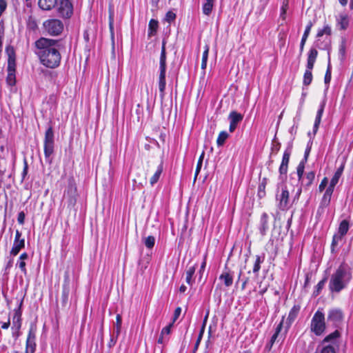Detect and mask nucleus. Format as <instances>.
Listing matches in <instances>:
<instances>
[{
	"mask_svg": "<svg viewBox=\"0 0 353 353\" xmlns=\"http://www.w3.org/2000/svg\"><path fill=\"white\" fill-rule=\"evenodd\" d=\"M35 53L40 62L46 67L54 69L61 63L60 50L63 48L59 40L41 37L34 43Z\"/></svg>",
	"mask_w": 353,
	"mask_h": 353,
	"instance_id": "obj_1",
	"label": "nucleus"
},
{
	"mask_svg": "<svg viewBox=\"0 0 353 353\" xmlns=\"http://www.w3.org/2000/svg\"><path fill=\"white\" fill-rule=\"evenodd\" d=\"M352 279V269L343 262L333 272L329 281V290L332 293H339L345 289Z\"/></svg>",
	"mask_w": 353,
	"mask_h": 353,
	"instance_id": "obj_2",
	"label": "nucleus"
},
{
	"mask_svg": "<svg viewBox=\"0 0 353 353\" xmlns=\"http://www.w3.org/2000/svg\"><path fill=\"white\" fill-rule=\"evenodd\" d=\"M54 130L51 125L47 128L45 132L43 141L44 155L46 162L51 164L52 162L51 155L54 153Z\"/></svg>",
	"mask_w": 353,
	"mask_h": 353,
	"instance_id": "obj_3",
	"label": "nucleus"
},
{
	"mask_svg": "<svg viewBox=\"0 0 353 353\" xmlns=\"http://www.w3.org/2000/svg\"><path fill=\"white\" fill-rule=\"evenodd\" d=\"M276 200L278 203L277 207L280 210L285 211L290 208V194L285 185H277Z\"/></svg>",
	"mask_w": 353,
	"mask_h": 353,
	"instance_id": "obj_4",
	"label": "nucleus"
},
{
	"mask_svg": "<svg viewBox=\"0 0 353 353\" xmlns=\"http://www.w3.org/2000/svg\"><path fill=\"white\" fill-rule=\"evenodd\" d=\"M159 89L161 94H164L165 89V72H166V52H165V43L163 41L161 47L160 61H159Z\"/></svg>",
	"mask_w": 353,
	"mask_h": 353,
	"instance_id": "obj_5",
	"label": "nucleus"
},
{
	"mask_svg": "<svg viewBox=\"0 0 353 353\" xmlns=\"http://www.w3.org/2000/svg\"><path fill=\"white\" fill-rule=\"evenodd\" d=\"M325 315L320 310H317L311 320V331L316 336H320L325 332Z\"/></svg>",
	"mask_w": 353,
	"mask_h": 353,
	"instance_id": "obj_6",
	"label": "nucleus"
},
{
	"mask_svg": "<svg viewBox=\"0 0 353 353\" xmlns=\"http://www.w3.org/2000/svg\"><path fill=\"white\" fill-rule=\"evenodd\" d=\"M7 52L8 54V75L6 77V82L8 85L13 86L16 84V60L14 56V50L7 48Z\"/></svg>",
	"mask_w": 353,
	"mask_h": 353,
	"instance_id": "obj_7",
	"label": "nucleus"
},
{
	"mask_svg": "<svg viewBox=\"0 0 353 353\" xmlns=\"http://www.w3.org/2000/svg\"><path fill=\"white\" fill-rule=\"evenodd\" d=\"M43 27L48 34L52 36L59 35L63 30L62 21L56 19L46 21Z\"/></svg>",
	"mask_w": 353,
	"mask_h": 353,
	"instance_id": "obj_8",
	"label": "nucleus"
},
{
	"mask_svg": "<svg viewBox=\"0 0 353 353\" xmlns=\"http://www.w3.org/2000/svg\"><path fill=\"white\" fill-rule=\"evenodd\" d=\"M330 39L329 37L325 38V43H319V41H316V46L323 50L327 49L328 50V64L327 70L325 74L324 82L326 85H329L332 78V68L330 64Z\"/></svg>",
	"mask_w": 353,
	"mask_h": 353,
	"instance_id": "obj_9",
	"label": "nucleus"
},
{
	"mask_svg": "<svg viewBox=\"0 0 353 353\" xmlns=\"http://www.w3.org/2000/svg\"><path fill=\"white\" fill-rule=\"evenodd\" d=\"M344 319L343 311L339 308H333L327 314V322H330L334 327H339Z\"/></svg>",
	"mask_w": 353,
	"mask_h": 353,
	"instance_id": "obj_10",
	"label": "nucleus"
},
{
	"mask_svg": "<svg viewBox=\"0 0 353 353\" xmlns=\"http://www.w3.org/2000/svg\"><path fill=\"white\" fill-rule=\"evenodd\" d=\"M65 195L68 197V202L74 205L76 203L77 196V190L75 180L73 176H70L68 179V185L65 190Z\"/></svg>",
	"mask_w": 353,
	"mask_h": 353,
	"instance_id": "obj_11",
	"label": "nucleus"
},
{
	"mask_svg": "<svg viewBox=\"0 0 353 353\" xmlns=\"http://www.w3.org/2000/svg\"><path fill=\"white\" fill-rule=\"evenodd\" d=\"M292 143H290L286 150L284 151L281 163L279 167L280 178L283 180V176H286L290 161V157L292 153Z\"/></svg>",
	"mask_w": 353,
	"mask_h": 353,
	"instance_id": "obj_12",
	"label": "nucleus"
},
{
	"mask_svg": "<svg viewBox=\"0 0 353 353\" xmlns=\"http://www.w3.org/2000/svg\"><path fill=\"white\" fill-rule=\"evenodd\" d=\"M59 14L65 19H69L73 14V6L69 0H60L58 8Z\"/></svg>",
	"mask_w": 353,
	"mask_h": 353,
	"instance_id": "obj_13",
	"label": "nucleus"
},
{
	"mask_svg": "<svg viewBox=\"0 0 353 353\" xmlns=\"http://www.w3.org/2000/svg\"><path fill=\"white\" fill-rule=\"evenodd\" d=\"M243 115L236 111H232L229 116L228 119L230 121L229 131L233 132L239 123L243 121Z\"/></svg>",
	"mask_w": 353,
	"mask_h": 353,
	"instance_id": "obj_14",
	"label": "nucleus"
},
{
	"mask_svg": "<svg viewBox=\"0 0 353 353\" xmlns=\"http://www.w3.org/2000/svg\"><path fill=\"white\" fill-rule=\"evenodd\" d=\"M299 310H300L299 305H294V307L290 311L288 316L286 319V321L285 323L283 322V325L285 326V333H286L288 332V330L290 327L292 323L294 322V321L297 317Z\"/></svg>",
	"mask_w": 353,
	"mask_h": 353,
	"instance_id": "obj_15",
	"label": "nucleus"
},
{
	"mask_svg": "<svg viewBox=\"0 0 353 353\" xmlns=\"http://www.w3.org/2000/svg\"><path fill=\"white\" fill-rule=\"evenodd\" d=\"M70 293V279L68 272L65 273L64 281L63 284V291L61 294V303L63 306L67 305L68 296Z\"/></svg>",
	"mask_w": 353,
	"mask_h": 353,
	"instance_id": "obj_16",
	"label": "nucleus"
},
{
	"mask_svg": "<svg viewBox=\"0 0 353 353\" xmlns=\"http://www.w3.org/2000/svg\"><path fill=\"white\" fill-rule=\"evenodd\" d=\"M336 26L341 30H345L349 26V17L345 12L340 13L336 17Z\"/></svg>",
	"mask_w": 353,
	"mask_h": 353,
	"instance_id": "obj_17",
	"label": "nucleus"
},
{
	"mask_svg": "<svg viewBox=\"0 0 353 353\" xmlns=\"http://www.w3.org/2000/svg\"><path fill=\"white\" fill-rule=\"evenodd\" d=\"M219 279L223 281L225 287H230L233 283V274L229 270L227 266L225 268V270L219 276Z\"/></svg>",
	"mask_w": 353,
	"mask_h": 353,
	"instance_id": "obj_18",
	"label": "nucleus"
},
{
	"mask_svg": "<svg viewBox=\"0 0 353 353\" xmlns=\"http://www.w3.org/2000/svg\"><path fill=\"white\" fill-rule=\"evenodd\" d=\"M23 304V299L19 301V306L17 309L14 310V314L13 316V324L17 327V330H19L21 326V306Z\"/></svg>",
	"mask_w": 353,
	"mask_h": 353,
	"instance_id": "obj_19",
	"label": "nucleus"
},
{
	"mask_svg": "<svg viewBox=\"0 0 353 353\" xmlns=\"http://www.w3.org/2000/svg\"><path fill=\"white\" fill-rule=\"evenodd\" d=\"M268 215L265 212L261 216L259 230L262 236H265L268 230Z\"/></svg>",
	"mask_w": 353,
	"mask_h": 353,
	"instance_id": "obj_20",
	"label": "nucleus"
},
{
	"mask_svg": "<svg viewBox=\"0 0 353 353\" xmlns=\"http://www.w3.org/2000/svg\"><path fill=\"white\" fill-rule=\"evenodd\" d=\"M324 107H325V103H322L320 105V107L317 111L314 123V126H313V132H312L313 137L315 136V134H316V132L318 131L319 125L321 123V117H322V115H323V113L324 111Z\"/></svg>",
	"mask_w": 353,
	"mask_h": 353,
	"instance_id": "obj_21",
	"label": "nucleus"
},
{
	"mask_svg": "<svg viewBox=\"0 0 353 353\" xmlns=\"http://www.w3.org/2000/svg\"><path fill=\"white\" fill-rule=\"evenodd\" d=\"M314 177L315 172L314 171L308 172L301 180V186L307 189L312 184Z\"/></svg>",
	"mask_w": 353,
	"mask_h": 353,
	"instance_id": "obj_22",
	"label": "nucleus"
},
{
	"mask_svg": "<svg viewBox=\"0 0 353 353\" xmlns=\"http://www.w3.org/2000/svg\"><path fill=\"white\" fill-rule=\"evenodd\" d=\"M332 196L323 194L319 206L317 210V214L321 215L324 213L325 209L329 206L331 201Z\"/></svg>",
	"mask_w": 353,
	"mask_h": 353,
	"instance_id": "obj_23",
	"label": "nucleus"
},
{
	"mask_svg": "<svg viewBox=\"0 0 353 353\" xmlns=\"http://www.w3.org/2000/svg\"><path fill=\"white\" fill-rule=\"evenodd\" d=\"M283 326V318L282 319V320L279 323V324L276 326L274 334L271 337V339H270V342L265 346V348L268 350L270 351L272 349V345L274 343V342L276 340V339L278 338L279 334L281 332Z\"/></svg>",
	"mask_w": 353,
	"mask_h": 353,
	"instance_id": "obj_24",
	"label": "nucleus"
},
{
	"mask_svg": "<svg viewBox=\"0 0 353 353\" xmlns=\"http://www.w3.org/2000/svg\"><path fill=\"white\" fill-rule=\"evenodd\" d=\"M38 4L43 10H51L57 5V0H39Z\"/></svg>",
	"mask_w": 353,
	"mask_h": 353,
	"instance_id": "obj_25",
	"label": "nucleus"
},
{
	"mask_svg": "<svg viewBox=\"0 0 353 353\" xmlns=\"http://www.w3.org/2000/svg\"><path fill=\"white\" fill-rule=\"evenodd\" d=\"M318 55V52L315 48H311L308 52L307 60V68L313 69L314 63Z\"/></svg>",
	"mask_w": 353,
	"mask_h": 353,
	"instance_id": "obj_26",
	"label": "nucleus"
},
{
	"mask_svg": "<svg viewBox=\"0 0 353 353\" xmlns=\"http://www.w3.org/2000/svg\"><path fill=\"white\" fill-rule=\"evenodd\" d=\"M208 314H207L206 316H205L204 319H203V322L202 326H201V327L200 329V332H199V336H198L196 341V343L194 344V349H193V351H192L193 353H196V352L198 350V347L199 346V344L201 343V341L202 339L203 335L204 332H205V325H206V322H207V320H208Z\"/></svg>",
	"mask_w": 353,
	"mask_h": 353,
	"instance_id": "obj_27",
	"label": "nucleus"
},
{
	"mask_svg": "<svg viewBox=\"0 0 353 353\" xmlns=\"http://www.w3.org/2000/svg\"><path fill=\"white\" fill-rule=\"evenodd\" d=\"M25 247V240L22 241H14L13 246L10 250V254L17 256L20 250Z\"/></svg>",
	"mask_w": 353,
	"mask_h": 353,
	"instance_id": "obj_28",
	"label": "nucleus"
},
{
	"mask_svg": "<svg viewBox=\"0 0 353 353\" xmlns=\"http://www.w3.org/2000/svg\"><path fill=\"white\" fill-rule=\"evenodd\" d=\"M214 0H204L202 11L205 15L209 16L213 9Z\"/></svg>",
	"mask_w": 353,
	"mask_h": 353,
	"instance_id": "obj_29",
	"label": "nucleus"
},
{
	"mask_svg": "<svg viewBox=\"0 0 353 353\" xmlns=\"http://www.w3.org/2000/svg\"><path fill=\"white\" fill-rule=\"evenodd\" d=\"M159 27V22L158 21L152 19L149 21L148 24V37H151L156 34L157 29Z\"/></svg>",
	"mask_w": 353,
	"mask_h": 353,
	"instance_id": "obj_30",
	"label": "nucleus"
},
{
	"mask_svg": "<svg viewBox=\"0 0 353 353\" xmlns=\"http://www.w3.org/2000/svg\"><path fill=\"white\" fill-rule=\"evenodd\" d=\"M349 228H350L349 221L347 220H343L339 224V227L338 229V232H339L338 234L339 236H341V237H343V236H345L347 234V232L349 230Z\"/></svg>",
	"mask_w": 353,
	"mask_h": 353,
	"instance_id": "obj_31",
	"label": "nucleus"
},
{
	"mask_svg": "<svg viewBox=\"0 0 353 353\" xmlns=\"http://www.w3.org/2000/svg\"><path fill=\"white\" fill-rule=\"evenodd\" d=\"M346 54V39L342 38L339 49V57L341 62H343L345 59Z\"/></svg>",
	"mask_w": 353,
	"mask_h": 353,
	"instance_id": "obj_32",
	"label": "nucleus"
},
{
	"mask_svg": "<svg viewBox=\"0 0 353 353\" xmlns=\"http://www.w3.org/2000/svg\"><path fill=\"white\" fill-rule=\"evenodd\" d=\"M196 268V265H194L193 266L188 268V269L186 271L185 281L190 285H192L194 283V279H192V277L193 275L194 274Z\"/></svg>",
	"mask_w": 353,
	"mask_h": 353,
	"instance_id": "obj_33",
	"label": "nucleus"
},
{
	"mask_svg": "<svg viewBox=\"0 0 353 353\" xmlns=\"http://www.w3.org/2000/svg\"><path fill=\"white\" fill-rule=\"evenodd\" d=\"M162 172H163V163L161 162L160 163V165L158 166L155 173L150 179V183L152 186H153L156 183H157Z\"/></svg>",
	"mask_w": 353,
	"mask_h": 353,
	"instance_id": "obj_34",
	"label": "nucleus"
},
{
	"mask_svg": "<svg viewBox=\"0 0 353 353\" xmlns=\"http://www.w3.org/2000/svg\"><path fill=\"white\" fill-rule=\"evenodd\" d=\"M267 185V179L263 178L258 187V196L261 199L265 196V187Z\"/></svg>",
	"mask_w": 353,
	"mask_h": 353,
	"instance_id": "obj_35",
	"label": "nucleus"
},
{
	"mask_svg": "<svg viewBox=\"0 0 353 353\" xmlns=\"http://www.w3.org/2000/svg\"><path fill=\"white\" fill-rule=\"evenodd\" d=\"M263 261H264V256H261L259 255L256 256V260H255V263L254 264L252 272L256 276L258 275L259 272L260 270L261 264L263 262Z\"/></svg>",
	"mask_w": 353,
	"mask_h": 353,
	"instance_id": "obj_36",
	"label": "nucleus"
},
{
	"mask_svg": "<svg viewBox=\"0 0 353 353\" xmlns=\"http://www.w3.org/2000/svg\"><path fill=\"white\" fill-rule=\"evenodd\" d=\"M341 334L339 330H335L332 333L328 334L322 341V344H325L328 342H333L336 339L339 338Z\"/></svg>",
	"mask_w": 353,
	"mask_h": 353,
	"instance_id": "obj_37",
	"label": "nucleus"
},
{
	"mask_svg": "<svg viewBox=\"0 0 353 353\" xmlns=\"http://www.w3.org/2000/svg\"><path fill=\"white\" fill-rule=\"evenodd\" d=\"M327 278L325 276L321 281H320L318 284L316 285L315 289L313 292V296H317L321 292L322 289L324 288Z\"/></svg>",
	"mask_w": 353,
	"mask_h": 353,
	"instance_id": "obj_38",
	"label": "nucleus"
},
{
	"mask_svg": "<svg viewBox=\"0 0 353 353\" xmlns=\"http://www.w3.org/2000/svg\"><path fill=\"white\" fill-rule=\"evenodd\" d=\"M204 48H205V50L203 53L202 62H201V69L202 70H205V68L207 67V61H208V58L210 47L208 45H205Z\"/></svg>",
	"mask_w": 353,
	"mask_h": 353,
	"instance_id": "obj_39",
	"label": "nucleus"
},
{
	"mask_svg": "<svg viewBox=\"0 0 353 353\" xmlns=\"http://www.w3.org/2000/svg\"><path fill=\"white\" fill-rule=\"evenodd\" d=\"M312 69L307 68L303 75V84L305 85H309L312 81Z\"/></svg>",
	"mask_w": 353,
	"mask_h": 353,
	"instance_id": "obj_40",
	"label": "nucleus"
},
{
	"mask_svg": "<svg viewBox=\"0 0 353 353\" xmlns=\"http://www.w3.org/2000/svg\"><path fill=\"white\" fill-rule=\"evenodd\" d=\"M121 323H122V318L120 314H117L116 317V325L114 330V334H115L116 337H118L121 332Z\"/></svg>",
	"mask_w": 353,
	"mask_h": 353,
	"instance_id": "obj_41",
	"label": "nucleus"
},
{
	"mask_svg": "<svg viewBox=\"0 0 353 353\" xmlns=\"http://www.w3.org/2000/svg\"><path fill=\"white\" fill-rule=\"evenodd\" d=\"M304 169H305V162H304V161H301L297 166L296 173L298 176L299 181H301V180L303 179V177H304V176H303Z\"/></svg>",
	"mask_w": 353,
	"mask_h": 353,
	"instance_id": "obj_42",
	"label": "nucleus"
},
{
	"mask_svg": "<svg viewBox=\"0 0 353 353\" xmlns=\"http://www.w3.org/2000/svg\"><path fill=\"white\" fill-rule=\"evenodd\" d=\"M332 34V29L329 25L324 26L323 28L319 30L317 32L316 37L318 38L323 37L324 34L330 36Z\"/></svg>",
	"mask_w": 353,
	"mask_h": 353,
	"instance_id": "obj_43",
	"label": "nucleus"
},
{
	"mask_svg": "<svg viewBox=\"0 0 353 353\" xmlns=\"http://www.w3.org/2000/svg\"><path fill=\"white\" fill-rule=\"evenodd\" d=\"M228 138V134L225 131H222L219 133L216 139V143L219 146H221L224 144L225 140Z\"/></svg>",
	"mask_w": 353,
	"mask_h": 353,
	"instance_id": "obj_44",
	"label": "nucleus"
},
{
	"mask_svg": "<svg viewBox=\"0 0 353 353\" xmlns=\"http://www.w3.org/2000/svg\"><path fill=\"white\" fill-rule=\"evenodd\" d=\"M36 350L35 341H26L25 353H34Z\"/></svg>",
	"mask_w": 353,
	"mask_h": 353,
	"instance_id": "obj_45",
	"label": "nucleus"
},
{
	"mask_svg": "<svg viewBox=\"0 0 353 353\" xmlns=\"http://www.w3.org/2000/svg\"><path fill=\"white\" fill-rule=\"evenodd\" d=\"M341 236L339 234H334L332 238V241L331 244V251L332 253L335 252V248L339 245V243L342 240Z\"/></svg>",
	"mask_w": 353,
	"mask_h": 353,
	"instance_id": "obj_46",
	"label": "nucleus"
},
{
	"mask_svg": "<svg viewBox=\"0 0 353 353\" xmlns=\"http://www.w3.org/2000/svg\"><path fill=\"white\" fill-rule=\"evenodd\" d=\"M144 244L146 248L151 249L155 244V238L153 236H148L144 239Z\"/></svg>",
	"mask_w": 353,
	"mask_h": 353,
	"instance_id": "obj_47",
	"label": "nucleus"
},
{
	"mask_svg": "<svg viewBox=\"0 0 353 353\" xmlns=\"http://www.w3.org/2000/svg\"><path fill=\"white\" fill-rule=\"evenodd\" d=\"M35 338H36V328L32 325L29 330L26 341H35Z\"/></svg>",
	"mask_w": 353,
	"mask_h": 353,
	"instance_id": "obj_48",
	"label": "nucleus"
},
{
	"mask_svg": "<svg viewBox=\"0 0 353 353\" xmlns=\"http://www.w3.org/2000/svg\"><path fill=\"white\" fill-rule=\"evenodd\" d=\"M240 279L242 280V285H241V289L242 290H245V287H246V285L249 282V277H245V276H243V273H242V271L240 270L239 272V276H238V281H240Z\"/></svg>",
	"mask_w": 353,
	"mask_h": 353,
	"instance_id": "obj_49",
	"label": "nucleus"
},
{
	"mask_svg": "<svg viewBox=\"0 0 353 353\" xmlns=\"http://www.w3.org/2000/svg\"><path fill=\"white\" fill-rule=\"evenodd\" d=\"M28 161H27V159L26 158H24V159H23V170L21 173L22 181H24V179H26V176L28 174Z\"/></svg>",
	"mask_w": 353,
	"mask_h": 353,
	"instance_id": "obj_50",
	"label": "nucleus"
},
{
	"mask_svg": "<svg viewBox=\"0 0 353 353\" xmlns=\"http://www.w3.org/2000/svg\"><path fill=\"white\" fill-rule=\"evenodd\" d=\"M321 353H336L334 347L332 345H327L323 347Z\"/></svg>",
	"mask_w": 353,
	"mask_h": 353,
	"instance_id": "obj_51",
	"label": "nucleus"
},
{
	"mask_svg": "<svg viewBox=\"0 0 353 353\" xmlns=\"http://www.w3.org/2000/svg\"><path fill=\"white\" fill-rule=\"evenodd\" d=\"M311 147H312V141H309L308 143H307V148L305 149V151L304 159L302 160V161H304L305 163L307 160V157H308L309 154H310V150H311Z\"/></svg>",
	"mask_w": 353,
	"mask_h": 353,
	"instance_id": "obj_52",
	"label": "nucleus"
},
{
	"mask_svg": "<svg viewBox=\"0 0 353 353\" xmlns=\"http://www.w3.org/2000/svg\"><path fill=\"white\" fill-rule=\"evenodd\" d=\"M17 265L19 266L21 272L24 274H27V270L26 268V262L24 261H19L17 263Z\"/></svg>",
	"mask_w": 353,
	"mask_h": 353,
	"instance_id": "obj_53",
	"label": "nucleus"
},
{
	"mask_svg": "<svg viewBox=\"0 0 353 353\" xmlns=\"http://www.w3.org/2000/svg\"><path fill=\"white\" fill-rule=\"evenodd\" d=\"M327 183H328L327 178V177H324L322 179V181H321V183H320V185L319 186V191L320 192H323L325 190V187L327 186Z\"/></svg>",
	"mask_w": 353,
	"mask_h": 353,
	"instance_id": "obj_54",
	"label": "nucleus"
},
{
	"mask_svg": "<svg viewBox=\"0 0 353 353\" xmlns=\"http://www.w3.org/2000/svg\"><path fill=\"white\" fill-rule=\"evenodd\" d=\"M176 19V14L172 11H169L165 14V19L168 22L172 21Z\"/></svg>",
	"mask_w": 353,
	"mask_h": 353,
	"instance_id": "obj_55",
	"label": "nucleus"
},
{
	"mask_svg": "<svg viewBox=\"0 0 353 353\" xmlns=\"http://www.w3.org/2000/svg\"><path fill=\"white\" fill-rule=\"evenodd\" d=\"M173 325H174L173 323H170L168 325L163 327L161 332V335L169 334L171 332V328L173 326Z\"/></svg>",
	"mask_w": 353,
	"mask_h": 353,
	"instance_id": "obj_56",
	"label": "nucleus"
},
{
	"mask_svg": "<svg viewBox=\"0 0 353 353\" xmlns=\"http://www.w3.org/2000/svg\"><path fill=\"white\" fill-rule=\"evenodd\" d=\"M335 186H336L335 185L330 183V184H329L328 187L326 188L324 194H326L330 196H332Z\"/></svg>",
	"mask_w": 353,
	"mask_h": 353,
	"instance_id": "obj_57",
	"label": "nucleus"
},
{
	"mask_svg": "<svg viewBox=\"0 0 353 353\" xmlns=\"http://www.w3.org/2000/svg\"><path fill=\"white\" fill-rule=\"evenodd\" d=\"M181 312V308L180 307H178L175 309L174 315H173V318H172V321L171 323H174V322L176 321V319L180 316Z\"/></svg>",
	"mask_w": 353,
	"mask_h": 353,
	"instance_id": "obj_58",
	"label": "nucleus"
},
{
	"mask_svg": "<svg viewBox=\"0 0 353 353\" xmlns=\"http://www.w3.org/2000/svg\"><path fill=\"white\" fill-rule=\"evenodd\" d=\"M312 26V23L311 21L309 22V23L307 25L305 30L304 31L303 35L302 37L307 39L308 35L310 32L311 28Z\"/></svg>",
	"mask_w": 353,
	"mask_h": 353,
	"instance_id": "obj_59",
	"label": "nucleus"
},
{
	"mask_svg": "<svg viewBox=\"0 0 353 353\" xmlns=\"http://www.w3.org/2000/svg\"><path fill=\"white\" fill-rule=\"evenodd\" d=\"M26 214L24 212L21 211L18 214L17 221L19 224L23 225L25 221Z\"/></svg>",
	"mask_w": 353,
	"mask_h": 353,
	"instance_id": "obj_60",
	"label": "nucleus"
},
{
	"mask_svg": "<svg viewBox=\"0 0 353 353\" xmlns=\"http://www.w3.org/2000/svg\"><path fill=\"white\" fill-rule=\"evenodd\" d=\"M117 338L118 337H116V336H110V341H109V342L108 343V347L110 349L115 345V344L117 343Z\"/></svg>",
	"mask_w": 353,
	"mask_h": 353,
	"instance_id": "obj_61",
	"label": "nucleus"
},
{
	"mask_svg": "<svg viewBox=\"0 0 353 353\" xmlns=\"http://www.w3.org/2000/svg\"><path fill=\"white\" fill-rule=\"evenodd\" d=\"M12 265H13V259H9V261L7 262V263L6 265L4 274H8L9 270L12 267Z\"/></svg>",
	"mask_w": 353,
	"mask_h": 353,
	"instance_id": "obj_62",
	"label": "nucleus"
},
{
	"mask_svg": "<svg viewBox=\"0 0 353 353\" xmlns=\"http://www.w3.org/2000/svg\"><path fill=\"white\" fill-rule=\"evenodd\" d=\"M7 2L6 0H0V14H2L6 9Z\"/></svg>",
	"mask_w": 353,
	"mask_h": 353,
	"instance_id": "obj_63",
	"label": "nucleus"
},
{
	"mask_svg": "<svg viewBox=\"0 0 353 353\" xmlns=\"http://www.w3.org/2000/svg\"><path fill=\"white\" fill-rule=\"evenodd\" d=\"M340 177H341L340 175L334 173V174L333 177L332 178L330 183L336 185L338 183Z\"/></svg>",
	"mask_w": 353,
	"mask_h": 353,
	"instance_id": "obj_64",
	"label": "nucleus"
}]
</instances>
